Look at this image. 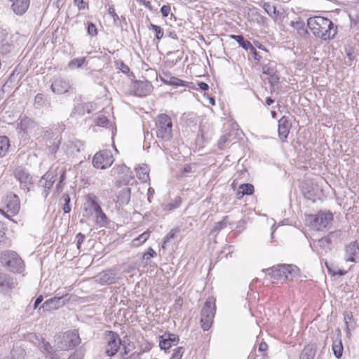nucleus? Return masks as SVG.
<instances>
[{
    "label": "nucleus",
    "instance_id": "1",
    "mask_svg": "<svg viewBox=\"0 0 359 359\" xmlns=\"http://www.w3.org/2000/svg\"><path fill=\"white\" fill-rule=\"evenodd\" d=\"M307 26L313 35L322 40H330L337 34V27L334 23L327 18L316 16L307 20Z\"/></svg>",
    "mask_w": 359,
    "mask_h": 359
},
{
    "label": "nucleus",
    "instance_id": "2",
    "mask_svg": "<svg viewBox=\"0 0 359 359\" xmlns=\"http://www.w3.org/2000/svg\"><path fill=\"white\" fill-rule=\"evenodd\" d=\"M80 341L79 335L75 330L60 333L54 337L55 347L59 351L72 350L79 344Z\"/></svg>",
    "mask_w": 359,
    "mask_h": 359
},
{
    "label": "nucleus",
    "instance_id": "3",
    "mask_svg": "<svg viewBox=\"0 0 359 359\" xmlns=\"http://www.w3.org/2000/svg\"><path fill=\"white\" fill-rule=\"evenodd\" d=\"M0 261L11 272L21 273L25 270L23 260L15 251H3L1 253Z\"/></svg>",
    "mask_w": 359,
    "mask_h": 359
},
{
    "label": "nucleus",
    "instance_id": "4",
    "mask_svg": "<svg viewBox=\"0 0 359 359\" xmlns=\"http://www.w3.org/2000/svg\"><path fill=\"white\" fill-rule=\"evenodd\" d=\"M156 134L157 137L163 141H169L172 136V123L171 118L165 114H161L158 116L156 121Z\"/></svg>",
    "mask_w": 359,
    "mask_h": 359
},
{
    "label": "nucleus",
    "instance_id": "5",
    "mask_svg": "<svg viewBox=\"0 0 359 359\" xmlns=\"http://www.w3.org/2000/svg\"><path fill=\"white\" fill-rule=\"evenodd\" d=\"M267 271L268 275H269L271 278L285 280L294 276L297 274L298 269L293 265L280 264L263 270V271Z\"/></svg>",
    "mask_w": 359,
    "mask_h": 359
},
{
    "label": "nucleus",
    "instance_id": "6",
    "mask_svg": "<svg viewBox=\"0 0 359 359\" xmlns=\"http://www.w3.org/2000/svg\"><path fill=\"white\" fill-rule=\"evenodd\" d=\"M215 314V299L208 297L201 311V324L204 331L208 330L213 323Z\"/></svg>",
    "mask_w": 359,
    "mask_h": 359
},
{
    "label": "nucleus",
    "instance_id": "7",
    "mask_svg": "<svg viewBox=\"0 0 359 359\" xmlns=\"http://www.w3.org/2000/svg\"><path fill=\"white\" fill-rule=\"evenodd\" d=\"M105 340L104 353L108 357H114L121 350L123 340L119 334L114 331H106Z\"/></svg>",
    "mask_w": 359,
    "mask_h": 359
},
{
    "label": "nucleus",
    "instance_id": "8",
    "mask_svg": "<svg viewBox=\"0 0 359 359\" xmlns=\"http://www.w3.org/2000/svg\"><path fill=\"white\" fill-rule=\"evenodd\" d=\"M111 175L118 177L115 182L116 186L118 187L122 185H127L134 178L133 173L130 168L124 164L115 165L111 170Z\"/></svg>",
    "mask_w": 359,
    "mask_h": 359
},
{
    "label": "nucleus",
    "instance_id": "9",
    "mask_svg": "<svg viewBox=\"0 0 359 359\" xmlns=\"http://www.w3.org/2000/svg\"><path fill=\"white\" fill-rule=\"evenodd\" d=\"M114 161L111 151L108 149L102 150L95 154L93 159V165L98 169H106Z\"/></svg>",
    "mask_w": 359,
    "mask_h": 359
},
{
    "label": "nucleus",
    "instance_id": "10",
    "mask_svg": "<svg viewBox=\"0 0 359 359\" xmlns=\"http://www.w3.org/2000/svg\"><path fill=\"white\" fill-rule=\"evenodd\" d=\"M309 220L313 228L320 230L321 228H325L333 220V215L330 211H320L316 215H310Z\"/></svg>",
    "mask_w": 359,
    "mask_h": 359
},
{
    "label": "nucleus",
    "instance_id": "11",
    "mask_svg": "<svg viewBox=\"0 0 359 359\" xmlns=\"http://www.w3.org/2000/svg\"><path fill=\"white\" fill-rule=\"evenodd\" d=\"M13 175L20 182V188L26 191H29L31 187L33 185V180L28 170L20 166L14 170Z\"/></svg>",
    "mask_w": 359,
    "mask_h": 359
},
{
    "label": "nucleus",
    "instance_id": "12",
    "mask_svg": "<svg viewBox=\"0 0 359 359\" xmlns=\"http://www.w3.org/2000/svg\"><path fill=\"white\" fill-rule=\"evenodd\" d=\"M69 300V297L68 294L62 295L60 297H54L46 300L41 306L39 308V313H41V311L43 312L51 310H55L59 309L65 304Z\"/></svg>",
    "mask_w": 359,
    "mask_h": 359
},
{
    "label": "nucleus",
    "instance_id": "13",
    "mask_svg": "<svg viewBox=\"0 0 359 359\" xmlns=\"http://www.w3.org/2000/svg\"><path fill=\"white\" fill-rule=\"evenodd\" d=\"M57 169H50L46 172L39 180V185L43 188L42 195L46 198L49 194V190L53 187L55 182V177L57 176Z\"/></svg>",
    "mask_w": 359,
    "mask_h": 359
},
{
    "label": "nucleus",
    "instance_id": "14",
    "mask_svg": "<svg viewBox=\"0 0 359 359\" xmlns=\"http://www.w3.org/2000/svg\"><path fill=\"white\" fill-rule=\"evenodd\" d=\"M153 89L151 83L147 81H135L132 86L134 95L143 97L148 95Z\"/></svg>",
    "mask_w": 359,
    "mask_h": 359
},
{
    "label": "nucleus",
    "instance_id": "15",
    "mask_svg": "<svg viewBox=\"0 0 359 359\" xmlns=\"http://www.w3.org/2000/svg\"><path fill=\"white\" fill-rule=\"evenodd\" d=\"M345 260L351 262H359V246L357 241H352L345 247Z\"/></svg>",
    "mask_w": 359,
    "mask_h": 359
},
{
    "label": "nucleus",
    "instance_id": "16",
    "mask_svg": "<svg viewBox=\"0 0 359 359\" xmlns=\"http://www.w3.org/2000/svg\"><path fill=\"white\" fill-rule=\"evenodd\" d=\"M278 137L282 142H285L288 137L292 123L286 116H282L278 121Z\"/></svg>",
    "mask_w": 359,
    "mask_h": 359
},
{
    "label": "nucleus",
    "instance_id": "17",
    "mask_svg": "<svg viewBox=\"0 0 359 359\" xmlns=\"http://www.w3.org/2000/svg\"><path fill=\"white\" fill-rule=\"evenodd\" d=\"M180 341L178 335L170 332H165L161 336L159 341V346L162 350L169 349L172 345H177Z\"/></svg>",
    "mask_w": 359,
    "mask_h": 359
},
{
    "label": "nucleus",
    "instance_id": "18",
    "mask_svg": "<svg viewBox=\"0 0 359 359\" xmlns=\"http://www.w3.org/2000/svg\"><path fill=\"white\" fill-rule=\"evenodd\" d=\"M4 203L8 212L13 215H17L20 208V199L15 194H9L6 196Z\"/></svg>",
    "mask_w": 359,
    "mask_h": 359
},
{
    "label": "nucleus",
    "instance_id": "19",
    "mask_svg": "<svg viewBox=\"0 0 359 359\" xmlns=\"http://www.w3.org/2000/svg\"><path fill=\"white\" fill-rule=\"evenodd\" d=\"M70 87L71 86L68 81L62 78H57L51 84L50 89L53 93L62 95L67 93Z\"/></svg>",
    "mask_w": 359,
    "mask_h": 359
},
{
    "label": "nucleus",
    "instance_id": "20",
    "mask_svg": "<svg viewBox=\"0 0 359 359\" xmlns=\"http://www.w3.org/2000/svg\"><path fill=\"white\" fill-rule=\"evenodd\" d=\"M17 283L12 276L4 273H0V292H6L16 287Z\"/></svg>",
    "mask_w": 359,
    "mask_h": 359
},
{
    "label": "nucleus",
    "instance_id": "21",
    "mask_svg": "<svg viewBox=\"0 0 359 359\" xmlns=\"http://www.w3.org/2000/svg\"><path fill=\"white\" fill-rule=\"evenodd\" d=\"M11 2V9L17 15H24L28 10L30 0H9Z\"/></svg>",
    "mask_w": 359,
    "mask_h": 359
},
{
    "label": "nucleus",
    "instance_id": "22",
    "mask_svg": "<svg viewBox=\"0 0 359 359\" xmlns=\"http://www.w3.org/2000/svg\"><path fill=\"white\" fill-rule=\"evenodd\" d=\"M39 349L41 351L46 354V357L50 359H60V356L57 354V348H54L51 344L46 341L43 338H41V342L39 344Z\"/></svg>",
    "mask_w": 359,
    "mask_h": 359
},
{
    "label": "nucleus",
    "instance_id": "23",
    "mask_svg": "<svg viewBox=\"0 0 359 359\" xmlns=\"http://www.w3.org/2000/svg\"><path fill=\"white\" fill-rule=\"evenodd\" d=\"M93 109V106L91 103H79L73 109L71 116L77 117L84 116L86 114L91 113Z\"/></svg>",
    "mask_w": 359,
    "mask_h": 359
},
{
    "label": "nucleus",
    "instance_id": "24",
    "mask_svg": "<svg viewBox=\"0 0 359 359\" xmlns=\"http://www.w3.org/2000/svg\"><path fill=\"white\" fill-rule=\"evenodd\" d=\"M131 198V189L124 187L120 190L117 194V202L120 205H128Z\"/></svg>",
    "mask_w": 359,
    "mask_h": 359
},
{
    "label": "nucleus",
    "instance_id": "25",
    "mask_svg": "<svg viewBox=\"0 0 359 359\" xmlns=\"http://www.w3.org/2000/svg\"><path fill=\"white\" fill-rule=\"evenodd\" d=\"M99 280L102 284L110 285L116 282V274L112 271H107L100 273Z\"/></svg>",
    "mask_w": 359,
    "mask_h": 359
},
{
    "label": "nucleus",
    "instance_id": "26",
    "mask_svg": "<svg viewBox=\"0 0 359 359\" xmlns=\"http://www.w3.org/2000/svg\"><path fill=\"white\" fill-rule=\"evenodd\" d=\"M166 77L161 78V81L165 84H168L174 86H187L188 82L180 79L175 76H165Z\"/></svg>",
    "mask_w": 359,
    "mask_h": 359
},
{
    "label": "nucleus",
    "instance_id": "27",
    "mask_svg": "<svg viewBox=\"0 0 359 359\" xmlns=\"http://www.w3.org/2000/svg\"><path fill=\"white\" fill-rule=\"evenodd\" d=\"M344 320L346 324V332L347 334L350 333V329L355 327V322L353 313L350 311H346L344 313Z\"/></svg>",
    "mask_w": 359,
    "mask_h": 359
},
{
    "label": "nucleus",
    "instance_id": "28",
    "mask_svg": "<svg viewBox=\"0 0 359 359\" xmlns=\"http://www.w3.org/2000/svg\"><path fill=\"white\" fill-rule=\"evenodd\" d=\"M10 141L6 136H0V158L4 157L10 148Z\"/></svg>",
    "mask_w": 359,
    "mask_h": 359
},
{
    "label": "nucleus",
    "instance_id": "29",
    "mask_svg": "<svg viewBox=\"0 0 359 359\" xmlns=\"http://www.w3.org/2000/svg\"><path fill=\"white\" fill-rule=\"evenodd\" d=\"M316 354V348L313 345H308L302 351L299 359H313Z\"/></svg>",
    "mask_w": 359,
    "mask_h": 359
},
{
    "label": "nucleus",
    "instance_id": "30",
    "mask_svg": "<svg viewBox=\"0 0 359 359\" xmlns=\"http://www.w3.org/2000/svg\"><path fill=\"white\" fill-rule=\"evenodd\" d=\"M229 37L235 40L239 44V46L245 50H248L249 48L252 47V43L249 41L245 39L242 35L231 34L229 36Z\"/></svg>",
    "mask_w": 359,
    "mask_h": 359
},
{
    "label": "nucleus",
    "instance_id": "31",
    "mask_svg": "<svg viewBox=\"0 0 359 359\" xmlns=\"http://www.w3.org/2000/svg\"><path fill=\"white\" fill-rule=\"evenodd\" d=\"M136 172L138 179L143 182H146L147 180H149V169L146 165L140 166L139 168L136 169Z\"/></svg>",
    "mask_w": 359,
    "mask_h": 359
},
{
    "label": "nucleus",
    "instance_id": "32",
    "mask_svg": "<svg viewBox=\"0 0 359 359\" xmlns=\"http://www.w3.org/2000/svg\"><path fill=\"white\" fill-rule=\"evenodd\" d=\"M25 352L21 347L13 348L9 356L4 359H25Z\"/></svg>",
    "mask_w": 359,
    "mask_h": 359
},
{
    "label": "nucleus",
    "instance_id": "33",
    "mask_svg": "<svg viewBox=\"0 0 359 359\" xmlns=\"http://www.w3.org/2000/svg\"><path fill=\"white\" fill-rule=\"evenodd\" d=\"M291 27L295 29L300 36H305L308 32L305 27V24L303 21L299 20L296 22H291Z\"/></svg>",
    "mask_w": 359,
    "mask_h": 359
},
{
    "label": "nucleus",
    "instance_id": "34",
    "mask_svg": "<svg viewBox=\"0 0 359 359\" xmlns=\"http://www.w3.org/2000/svg\"><path fill=\"white\" fill-rule=\"evenodd\" d=\"M343 345L341 340L339 339L338 341H334L332 344V351L334 356L339 359L343 354Z\"/></svg>",
    "mask_w": 359,
    "mask_h": 359
},
{
    "label": "nucleus",
    "instance_id": "35",
    "mask_svg": "<svg viewBox=\"0 0 359 359\" xmlns=\"http://www.w3.org/2000/svg\"><path fill=\"white\" fill-rule=\"evenodd\" d=\"M242 192L243 195L250 196L252 195L255 192V187L253 184L250 183H244L239 186L238 187Z\"/></svg>",
    "mask_w": 359,
    "mask_h": 359
},
{
    "label": "nucleus",
    "instance_id": "36",
    "mask_svg": "<svg viewBox=\"0 0 359 359\" xmlns=\"http://www.w3.org/2000/svg\"><path fill=\"white\" fill-rule=\"evenodd\" d=\"M47 100L43 93H38L34 97V105L36 109H40L45 106Z\"/></svg>",
    "mask_w": 359,
    "mask_h": 359
},
{
    "label": "nucleus",
    "instance_id": "37",
    "mask_svg": "<svg viewBox=\"0 0 359 359\" xmlns=\"http://www.w3.org/2000/svg\"><path fill=\"white\" fill-rule=\"evenodd\" d=\"M149 29H151V30H153L154 32V33H155V38L158 41L161 40L163 37L164 32H163V29L161 28V26H158V25L150 23L149 25Z\"/></svg>",
    "mask_w": 359,
    "mask_h": 359
},
{
    "label": "nucleus",
    "instance_id": "38",
    "mask_svg": "<svg viewBox=\"0 0 359 359\" xmlns=\"http://www.w3.org/2000/svg\"><path fill=\"white\" fill-rule=\"evenodd\" d=\"M228 217L225 216L223 217L222 220L218 222H216L213 229L211 231V233H218L220 230L226 226Z\"/></svg>",
    "mask_w": 359,
    "mask_h": 359
},
{
    "label": "nucleus",
    "instance_id": "39",
    "mask_svg": "<svg viewBox=\"0 0 359 359\" xmlns=\"http://www.w3.org/2000/svg\"><path fill=\"white\" fill-rule=\"evenodd\" d=\"M97 223L102 226H105L108 222V219L105 213L101 209L100 211L95 212Z\"/></svg>",
    "mask_w": 359,
    "mask_h": 359
},
{
    "label": "nucleus",
    "instance_id": "40",
    "mask_svg": "<svg viewBox=\"0 0 359 359\" xmlns=\"http://www.w3.org/2000/svg\"><path fill=\"white\" fill-rule=\"evenodd\" d=\"M86 62V57H78L71 60L68 64L69 68H80Z\"/></svg>",
    "mask_w": 359,
    "mask_h": 359
},
{
    "label": "nucleus",
    "instance_id": "41",
    "mask_svg": "<svg viewBox=\"0 0 359 359\" xmlns=\"http://www.w3.org/2000/svg\"><path fill=\"white\" fill-rule=\"evenodd\" d=\"M341 230H337V231H332V232H330L328 234L327 237H325V238H323L320 240H319V243H326L327 244H330L331 243V239L332 238L339 237V236H341Z\"/></svg>",
    "mask_w": 359,
    "mask_h": 359
},
{
    "label": "nucleus",
    "instance_id": "42",
    "mask_svg": "<svg viewBox=\"0 0 359 359\" xmlns=\"http://www.w3.org/2000/svg\"><path fill=\"white\" fill-rule=\"evenodd\" d=\"M130 344L128 346L126 344V341H123L122 344L121 346V351H120V355L123 359H129L130 358V353L131 349L129 347Z\"/></svg>",
    "mask_w": 359,
    "mask_h": 359
},
{
    "label": "nucleus",
    "instance_id": "43",
    "mask_svg": "<svg viewBox=\"0 0 359 359\" xmlns=\"http://www.w3.org/2000/svg\"><path fill=\"white\" fill-rule=\"evenodd\" d=\"M149 231H144V233L140 234L137 238L133 240V245H139L142 243H144L149 238Z\"/></svg>",
    "mask_w": 359,
    "mask_h": 359
},
{
    "label": "nucleus",
    "instance_id": "44",
    "mask_svg": "<svg viewBox=\"0 0 359 359\" xmlns=\"http://www.w3.org/2000/svg\"><path fill=\"white\" fill-rule=\"evenodd\" d=\"M109 14L112 17L114 20V24L120 27H123V25L121 23V19L118 15L116 13L114 8L111 6L108 9Z\"/></svg>",
    "mask_w": 359,
    "mask_h": 359
},
{
    "label": "nucleus",
    "instance_id": "45",
    "mask_svg": "<svg viewBox=\"0 0 359 359\" xmlns=\"http://www.w3.org/2000/svg\"><path fill=\"white\" fill-rule=\"evenodd\" d=\"M13 48V44L11 41H8L6 43L1 44L0 46V54L6 55L11 52Z\"/></svg>",
    "mask_w": 359,
    "mask_h": 359
},
{
    "label": "nucleus",
    "instance_id": "46",
    "mask_svg": "<svg viewBox=\"0 0 359 359\" xmlns=\"http://www.w3.org/2000/svg\"><path fill=\"white\" fill-rule=\"evenodd\" d=\"M345 52H346V57H348L349 62H352L353 60H354L355 59V53L354 48L353 47H351V46L346 47L345 48ZM346 64L349 66L351 65V62H346Z\"/></svg>",
    "mask_w": 359,
    "mask_h": 359
},
{
    "label": "nucleus",
    "instance_id": "47",
    "mask_svg": "<svg viewBox=\"0 0 359 359\" xmlns=\"http://www.w3.org/2000/svg\"><path fill=\"white\" fill-rule=\"evenodd\" d=\"M181 203V198L180 197H177L174 202L170 203L165 205L164 210L167 211H171L173 210L178 207H180Z\"/></svg>",
    "mask_w": 359,
    "mask_h": 359
},
{
    "label": "nucleus",
    "instance_id": "48",
    "mask_svg": "<svg viewBox=\"0 0 359 359\" xmlns=\"http://www.w3.org/2000/svg\"><path fill=\"white\" fill-rule=\"evenodd\" d=\"M156 255V252L151 248H149L148 251L144 252L142 255V262L146 264L148 263V261L151 258Z\"/></svg>",
    "mask_w": 359,
    "mask_h": 359
},
{
    "label": "nucleus",
    "instance_id": "49",
    "mask_svg": "<svg viewBox=\"0 0 359 359\" xmlns=\"http://www.w3.org/2000/svg\"><path fill=\"white\" fill-rule=\"evenodd\" d=\"M178 232L177 229H172L163 238L162 248H165V245L170 241L171 238H174L176 233Z\"/></svg>",
    "mask_w": 359,
    "mask_h": 359
},
{
    "label": "nucleus",
    "instance_id": "50",
    "mask_svg": "<svg viewBox=\"0 0 359 359\" xmlns=\"http://www.w3.org/2000/svg\"><path fill=\"white\" fill-rule=\"evenodd\" d=\"M184 348L183 347H177L174 349L170 359H181L184 353Z\"/></svg>",
    "mask_w": 359,
    "mask_h": 359
},
{
    "label": "nucleus",
    "instance_id": "51",
    "mask_svg": "<svg viewBox=\"0 0 359 359\" xmlns=\"http://www.w3.org/2000/svg\"><path fill=\"white\" fill-rule=\"evenodd\" d=\"M262 8L266 11V13L271 17H273L272 13H274L276 11V6L273 5H271L269 2L264 3L262 5Z\"/></svg>",
    "mask_w": 359,
    "mask_h": 359
},
{
    "label": "nucleus",
    "instance_id": "52",
    "mask_svg": "<svg viewBox=\"0 0 359 359\" xmlns=\"http://www.w3.org/2000/svg\"><path fill=\"white\" fill-rule=\"evenodd\" d=\"M87 32L90 36H95L97 34V29L95 25L90 22H88Z\"/></svg>",
    "mask_w": 359,
    "mask_h": 359
},
{
    "label": "nucleus",
    "instance_id": "53",
    "mask_svg": "<svg viewBox=\"0 0 359 359\" xmlns=\"http://www.w3.org/2000/svg\"><path fill=\"white\" fill-rule=\"evenodd\" d=\"M57 175L59 173L60 174V179H59V182L56 185V188L57 190L60 189V184L63 182V181L65 180V177H66V171L65 169L63 168H57Z\"/></svg>",
    "mask_w": 359,
    "mask_h": 359
},
{
    "label": "nucleus",
    "instance_id": "54",
    "mask_svg": "<svg viewBox=\"0 0 359 359\" xmlns=\"http://www.w3.org/2000/svg\"><path fill=\"white\" fill-rule=\"evenodd\" d=\"M171 7L170 4L163 5L161 8V13L163 18H167L170 13Z\"/></svg>",
    "mask_w": 359,
    "mask_h": 359
},
{
    "label": "nucleus",
    "instance_id": "55",
    "mask_svg": "<svg viewBox=\"0 0 359 359\" xmlns=\"http://www.w3.org/2000/svg\"><path fill=\"white\" fill-rule=\"evenodd\" d=\"M74 3L78 6L79 10H84L88 8V4L83 0H74Z\"/></svg>",
    "mask_w": 359,
    "mask_h": 359
},
{
    "label": "nucleus",
    "instance_id": "56",
    "mask_svg": "<svg viewBox=\"0 0 359 359\" xmlns=\"http://www.w3.org/2000/svg\"><path fill=\"white\" fill-rule=\"evenodd\" d=\"M108 122V118L104 116H100L96 119V124L99 126H104L107 125Z\"/></svg>",
    "mask_w": 359,
    "mask_h": 359
},
{
    "label": "nucleus",
    "instance_id": "57",
    "mask_svg": "<svg viewBox=\"0 0 359 359\" xmlns=\"http://www.w3.org/2000/svg\"><path fill=\"white\" fill-rule=\"evenodd\" d=\"M85 235L82 233H78L76 236V247L78 249L81 248V244L83 243L85 240Z\"/></svg>",
    "mask_w": 359,
    "mask_h": 359
},
{
    "label": "nucleus",
    "instance_id": "58",
    "mask_svg": "<svg viewBox=\"0 0 359 359\" xmlns=\"http://www.w3.org/2000/svg\"><path fill=\"white\" fill-rule=\"evenodd\" d=\"M89 208H91L94 212L100 211L102 208L95 200H91L89 203Z\"/></svg>",
    "mask_w": 359,
    "mask_h": 359
},
{
    "label": "nucleus",
    "instance_id": "59",
    "mask_svg": "<svg viewBox=\"0 0 359 359\" xmlns=\"http://www.w3.org/2000/svg\"><path fill=\"white\" fill-rule=\"evenodd\" d=\"M250 53L253 55L255 60L259 61L262 58L259 52L257 51L256 48L252 45V47L249 48Z\"/></svg>",
    "mask_w": 359,
    "mask_h": 359
},
{
    "label": "nucleus",
    "instance_id": "60",
    "mask_svg": "<svg viewBox=\"0 0 359 359\" xmlns=\"http://www.w3.org/2000/svg\"><path fill=\"white\" fill-rule=\"evenodd\" d=\"M229 135L226 134L221 137L218 142V145L220 149L223 148V144H224L226 142L229 141Z\"/></svg>",
    "mask_w": 359,
    "mask_h": 359
},
{
    "label": "nucleus",
    "instance_id": "61",
    "mask_svg": "<svg viewBox=\"0 0 359 359\" xmlns=\"http://www.w3.org/2000/svg\"><path fill=\"white\" fill-rule=\"evenodd\" d=\"M279 82V76L276 73H273V75L270 77V83L272 88L273 89V86L275 83H278Z\"/></svg>",
    "mask_w": 359,
    "mask_h": 359
},
{
    "label": "nucleus",
    "instance_id": "62",
    "mask_svg": "<svg viewBox=\"0 0 359 359\" xmlns=\"http://www.w3.org/2000/svg\"><path fill=\"white\" fill-rule=\"evenodd\" d=\"M120 67L119 69L124 74H127L130 71V68L127 65H126L123 61L119 62Z\"/></svg>",
    "mask_w": 359,
    "mask_h": 359
},
{
    "label": "nucleus",
    "instance_id": "63",
    "mask_svg": "<svg viewBox=\"0 0 359 359\" xmlns=\"http://www.w3.org/2000/svg\"><path fill=\"white\" fill-rule=\"evenodd\" d=\"M83 357V355L78 351L74 352L72 353L68 359H82Z\"/></svg>",
    "mask_w": 359,
    "mask_h": 359
},
{
    "label": "nucleus",
    "instance_id": "64",
    "mask_svg": "<svg viewBox=\"0 0 359 359\" xmlns=\"http://www.w3.org/2000/svg\"><path fill=\"white\" fill-rule=\"evenodd\" d=\"M145 352V350H141L140 352H134L130 355V358L141 359V355Z\"/></svg>",
    "mask_w": 359,
    "mask_h": 359
}]
</instances>
